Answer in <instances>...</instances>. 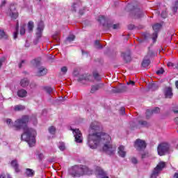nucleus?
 I'll return each instance as SVG.
<instances>
[{"label":"nucleus","mask_w":178,"mask_h":178,"mask_svg":"<svg viewBox=\"0 0 178 178\" xmlns=\"http://www.w3.org/2000/svg\"><path fill=\"white\" fill-rule=\"evenodd\" d=\"M154 113H152V110H147L146 111V118L147 119H149V118H151V116H152Z\"/></svg>","instance_id":"37"},{"label":"nucleus","mask_w":178,"mask_h":178,"mask_svg":"<svg viewBox=\"0 0 178 178\" xmlns=\"http://www.w3.org/2000/svg\"><path fill=\"white\" fill-rule=\"evenodd\" d=\"M174 178H178V172L175 173Z\"/></svg>","instance_id":"63"},{"label":"nucleus","mask_w":178,"mask_h":178,"mask_svg":"<svg viewBox=\"0 0 178 178\" xmlns=\"http://www.w3.org/2000/svg\"><path fill=\"white\" fill-rule=\"evenodd\" d=\"M165 70H163V68H161L160 70L156 71V74H158L159 76H161V74H163Z\"/></svg>","instance_id":"45"},{"label":"nucleus","mask_w":178,"mask_h":178,"mask_svg":"<svg viewBox=\"0 0 178 178\" xmlns=\"http://www.w3.org/2000/svg\"><path fill=\"white\" fill-rule=\"evenodd\" d=\"M166 168V163L163 161H160L156 167L154 169L151 178H156L158 177L159 175Z\"/></svg>","instance_id":"5"},{"label":"nucleus","mask_w":178,"mask_h":178,"mask_svg":"<svg viewBox=\"0 0 178 178\" xmlns=\"http://www.w3.org/2000/svg\"><path fill=\"white\" fill-rule=\"evenodd\" d=\"M134 147L136 149H137V151H143L147 147V143H145V141L141 139H137L135 141Z\"/></svg>","instance_id":"8"},{"label":"nucleus","mask_w":178,"mask_h":178,"mask_svg":"<svg viewBox=\"0 0 178 178\" xmlns=\"http://www.w3.org/2000/svg\"><path fill=\"white\" fill-rule=\"evenodd\" d=\"M101 130V123L94 121L90 126V134L88 136L87 144L91 149H96L99 145L103 146L104 152L107 155H115L116 145H112L111 136L104 132H98Z\"/></svg>","instance_id":"1"},{"label":"nucleus","mask_w":178,"mask_h":178,"mask_svg":"<svg viewBox=\"0 0 178 178\" xmlns=\"http://www.w3.org/2000/svg\"><path fill=\"white\" fill-rule=\"evenodd\" d=\"M71 130L73 131V134H74V137L75 138L76 143H83V134H81V131H80V129H71Z\"/></svg>","instance_id":"9"},{"label":"nucleus","mask_w":178,"mask_h":178,"mask_svg":"<svg viewBox=\"0 0 178 178\" xmlns=\"http://www.w3.org/2000/svg\"><path fill=\"white\" fill-rule=\"evenodd\" d=\"M78 74H79V72H77V71L74 70L73 75H74L75 77H77Z\"/></svg>","instance_id":"61"},{"label":"nucleus","mask_w":178,"mask_h":178,"mask_svg":"<svg viewBox=\"0 0 178 178\" xmlns=\"http://www.w3.org/2000/svg\"><path fill=\"white\" fill-rule=\"evenodd\" d=\"M42 31H41V30H37L36 38L38 40H40V38H41V37H42Z\"/></svg>","instance_id":"36"},{"label":"nucleus","mask_w":178,"mask_h":178,"mask_svg":"<svg viewBox=\"0 0 178 178\" xmlns=\"http://www.w3.org/2000/svg\"><path fill=\"white\" fill-rule=\"evenodd\" d=\"M43 89L44 90V91H46V92H47V94L49 95H51V92H55V88H51L49 86H44Z\"/></svg>","instance_id":"23"},{"label":"nucleus","mask_w":178,"mask_h":178,"mask_svg":"<svg viewBox=\"0 0 178 178\" xmlns=\"http://www.w3.org/2000/svg\"><path fill=\"white\" fill-rule=\"evenodd\" d=\"M26 109V107L23 105H16L14 107V111H24Z\"/></svg>","instance_id":"24"},{"label":"nucleus","mask_w":178,"mask_h":178,"mask_svg":"<svg viewBox=\"0 0 178 178\" xmlns=\"http://www.w3.org/2000/svg\"><path fill=\"white\" fill-rule=\"evenodd\" d=\"M128 8L129 9H132V16L135 19H140V17H143V16H144V13H143V11L140 10V9L137 8L136 6H134L131 4H129Z\"/></svg>","instance_id":"6"},{"label":"nucleus","mask_w":178,"mask_h":178,"mask_svg":"<svg viewBox=\"0 0 178 178\" xmlns=\"http://www.w3.org/2000/svg\"><path fill=\"white\" fill-rule=\"evenodd\" d=\"M81 6V3L80 2L74 3L73 5L72 6L71 10H72V12H76V10H77V9H79V8H80Z\"/></svg>","instance_id":"21"},{"label":"nucleus","mask_w":178,"mask_h":178,"mask_svg":"<svg viewBox=\"0 0 178 178\" xmlns=\"http://www.w3.org/2000/svg\"><path fill=\"white\" fill-rule=\"evenodd\" d=\"M105 17L104 15H101L99 17L98 22L101 24H105Z\"/></svg>","instance_id":"35"},{"label":"nucleus","mask_w":178,"mask_h":178,"mask_svg":"<svg viewBox=\"0 0 178 178\" xmlns=\"http://www.w3.org/2000/svg\"><path fill=\"white\" fill-rule=\"evenodd\" d=\"M56 131V129L55 127L52 126L49 128V132L50 134H55V131Z\"/></svg>","instance_id":"39"},{"label":"nucleus","mask_w":178,"mask_h":178,"mask_svg":"<svg viewBox=\"0 0 178 178\" xmlns=\"http://www.w3.org/2000/svg\"><path fill=\"white\" fill-rule=\"evenodd\" d=\"M0 178H6V176L5 175V174H2L1 175H0Z\"/></svg>","instance_id":"64"},{"label":"nucleus","mask_w":178,"mask_h":178,"mask_svg":"<svg viewBox=\"0 0 178 178\" xmlns=\"http://www.w3.org/2000/svg\"><path fill=\"white\" fill-rule=\"evenodd\" d=\"M152 113H159L161 112V108L159 107H155L152 110Z\"/></svg>","instance_id":"42"},{"label":"nucleus","mask_w":178,"mask_h":178,"mask_svg":"<svg viewBox=\"0 0 178 178\" xmlns=\"http://www.w3.org/2000/svg\"><path fill=\"white\" fill-rule=\"evenodd\" d=\"M167 66H168L169 67H173V64L171 62H168L167 64Z\"/></svg>","instance_id":"60"},{"label":"nucleus","mask_w":178,"mask_h":178,"mask_svg":"<svg viewBox=\"0 0 178 178\" xmlns=\"http://www.w3.org/2000/svg\"><path fill=\"white\" fill-rule=\"evenodd\" d=\"M0 40H8V34L2 29H0Z\"/></svg>","instance_id":"22"},{"label":"nucleus","mask_w":178,"mask_h":178,"mask_svg":"<svg viewBox=\"0 0 178 178\" xmlns=\"http://www.w3.org/2000/svg\"><path fill=\"white\" fill-rule=\"evenodd\" d=\"M148 88L152 91H155V90H158V85L156 83L149 84Z\"/></svg>","instance_id":"28"},{"label":"nucleus","mask_w":178,"mask_h":178,"mask_svg":"<svg viewBox=\"0 0 178 178\" xmlns=\"http://www.w3.org/2000/svg\"><path fill=\"white\" fill-rule=\"evenodd\" d=\"M19 33L21 35H24V34L26 33V25L25 24L21 26Z\"/></svg>","instance_id":"33"},{"label":"nucleus","mask_w":178,"mask_h":178,"mask_svg":"<svg viewBox=\"0 0 178 178\" xmlns=\"http://www.w3.org/2000/svg\"><path fill=\"white\" fill-rule=\"evenodd\" d=\"M161 27H162V25H161V24L159 23L155 24L152 26L154 33L152 34V38L154 42H155V41H156V39L158 38V31H159Z\"/></svg>","instance_id":"11"},{"label":"nucleus","mask_w":178,"mask_h":178,"mask_svg":"<svg viewBox=\"0 0 178 178\" xmlns=\"http://www.w3.org/2000/svg\"><path fill=\"white\" fill-rule=\"evenodd\" d=\"M157 152L160 156H163L170 152V144L168 142L160 143L157 147Z\"/></svg>","instance_id":"4"},{"label":"nucleus","mask_w":178,"mask_h":178,"mask_svg":"<svg viewBox=\"0 0 178 178\" xmlns=\"http://www.w3.org/2000/svg\"><path fill=\"white\" fill-rule=\"evenodd\" d=\"M128 29L129 30H134V25L130 24L128 26Z\"/></svg>","instance_id":"55"},{"label":"nucleus","mask_w":178,"mask_h":178,"mask_svg":"<svg viewBox=\"0 0 178 178\" xmlns=\"http://www.w3.org/2000/svg\"><path fill=\"white\" fill-rule=\"evenodd\" d=\"M172 112H174V113H178V107L177 106L173 107Z\"/></svg>","instance_id":"52"},{"label":"nucleus","mask_w":178,"mask_h":178,"mask_svg":"<svg viewBox=\"0 0 178 178\" xmlns=\"http://www.w3.org/2000/svg\"><path fill=\"white\" fill-rule=\"evenodd\" d=\"M37 30H41L44 31V22L40 21L38 22Z\"/></svg>","instance_id":"31"},{"label":"nucleus","mask_w":178,"mask_h":178,"mask_svg":"<svg viewBox=\"0 0 178 178\" xmlns=\"http://www.w3.org/2000/svg\"><path fill=\"white\" fill-rule=\"evenodd\" d=\"M102 88H104V83L92 85L90 88V93L95 94L96 91H99V90H101Z\"/></svg>","instance_id":"15"},{"label":"nucleus","mask_w":178,"mask_h":178,"mask_svg":"<svg viewBox=\"0 0 178 178\" xmlns=\"http://www.w3.org/2000/svg\"><path fill=\"white\" fill-rule=\"evenodd\" d=\"M155 54L154 53V51L152 50H149L147 55L146 56V58H151L152 56H154Z\"/></svg>","instance_id":"40"},{"label":"nucleus","mask_w":178,"mask_h":178,"mask_svg":"<svg viewBox=\"0 0 178 178\" xmlns=\"http://www.w3.org/2000/svg\"><path fill=\"white\" fill-rule=\"evenodd\" d=\"M69 174L72 177H80L83 175H90V169L86 165H75L69 170Z\"/></svg>","instance_id":"3"},{"label":"nucleus","mask_w":178,"mask_h":178,"mask_svg":"<svg viewBox=\"0 0 178 178\" xmlns=\"http://www.w3.org/2000/svg\"><path fill=\"white\" fill-rule=\"evenodd\" d=\"M5 59L4 58H0V67H2V63H3Z\"/></svg>","instance_id":"58"},{"label":"nucleus","mask_w":178,"mask_h":178,"mask_svg":"<svg viewBox=\"0 0 178 178\" xmlns=\"http://www.w3.org/2000/svg\"><path fill=\"white\" fill-rule=\"evenodd\" d=\"M150 63H151V60H149V58L147 57H145L141 64L142 67H148Z\"/></svg>","instance_id":"20"},{"label":"nucleus","mask_w":178,"mask_h":178,"mask_svg":"<svg viewBox=\"0 0 178 178\" xmlns=\"http://www.w3.org/2000/svg\"><path fill=\"white\" fill-rule=\"evenodd\" d=\"M7 15L9 16L13 20H16L19 17V13L16 10V6L14 4H11L10 8L7 11Z\"/></svg>","instance_id":"7"},{"label":"nucleus","mask_w":178,"mask_h":178,"mask_svg":"<svg viewBox=\"0 0 178 178\" xmlns=\"http://www.w3.org/2000/svg\"><path fill=\"white\" fill-rule=\"evenodd\" d=\"M161 16V17H163V19H166L168 15L166 14L165 11H162Z\"/></svg>","instance_id":"49"},{"label":"nucleus","mask_w":178,"mask_h":178,"mask_svg":"<svg viewBox=\"0 0 178 178\" xmlns=\"http://www.w3.org/2000/svg\"><path fill=\"white\" fill-rule=\"evenodd\" d=\"M138 124H140V126H143V127H148L149 126V124L147 121L140 120L138 122Z\"/></svg>","instance_id":"32"},{"label":"nucleus","mask_w":178,"mask_h":178,"mask_svg":"<svg viewBox=\"0 0 178 178\" xmlns=\"http://www.w3.org/2000/svg\"><path fill=\"white\" fill-rule=\"evenodd\" d=\"M108 29H111V27H112L113 30H118V29H119V24H113V25L108 24Z\"/></svg>","instance_id":"41"},{"label":"nucleus","mask_w":178,"mask_h":178,"mask_svg":"<svg viewBox=\"0 0 178 178\" xmlns=\"http://www.w3.org/2000/svg\"><path fill=\"white\" fill-rule=\"evenodd\" d=\"M172 10L174 13H176V12H177V6H175L172 7Z\"/></svg>","instance_id":"56"},{"label":"nucleus","mask_w":178,"mask_h":178,"mask_svg":"<svg viewBox=\"0 0 178 178\" xmlns=\"http://www.w3.org/2000/svg\"><path fill=\"white\" fill-rule=\"evenodd\" d=\"M131 162H132V163H134L135 165L138 163V161H137V159H136V158H132L131 159Z\"/></svg>","instance_id":"54"},{"label":"nucleus","mask_w":178,"mask_h":178,"mask_svg":"<svg viewBox=\"0 0 178 178\" xmlns=\"http://www.w3.org/2000/svg\"><path fill=\"white\" fill-rule=\"evenodd\" d=\"M118 155H120L121 158H124V156H126V150H124V146L121 145L118 147Z\"/></svg>","instance_id":"18"},{"label":"nucleus","mask_w":178,"mask_h":178,"mask_svg":"<svg viewBox=\"0 0 178 178\" xmlns=\"http://www.w3.org/2000/svg\"><path fill=\"white\" fill-rule=\"evenodd\" d=\"M58 148L60 151H65V144L63 143H61L59 146H58Z\"/></svg>","instance_id":"48"},{"label":"nucleus","mask_w":178,"mask_h":178,"mask_svg":"<svg viewBox=\"0 0 178 178\" xmlns=\"http://www.w3.org/2000/svg\"><path fill=\"white\" fill-rule=\"evenodd\" d=\"M24 63H26V60H22L21 61V63L19 64V68H22V67H23V64H24Z\"/></svg>","instance_id":"53"},{"label":"nucleus","mask_w":178,"mask_h":178,"mask_svg":"<svg viewBox=\"0 0 178 178\" xmlns=\"http://www.w3.org/2000/svg\"><path fill=\"white\" fill-rule=\"evenodd\" d=\"M6 5V1H3L1 2V4L0 6L1 8H3V6Z\"/></svg>","instance_id":"57"},{"label":"nucleus","mask_w":178,"mask_h":178,"mask_svg":"<svg viewBox=\"0 0 178 178\" xmlns=\"http://www.w3.org/2000/svg\"><path fill=\"white\" fill-rule=\"evenodd\" d=\"M17 95L20 98H24L27 97V91L24 89H20L17 91Z\"/></svg>","instance_id":"19"},{"label":"nucleus","mask_w":178,"mask_h":178,"mask_svg":"<svg viewBox=\"0 0 178 178\" xmlns=\"http://www.w3.org/2000/svg\"><path fill=\"white\" fill-rule=\"evenodd\" d=\"M74 38H76V36H74V35H70L67 38V41H69V42H72V41H74Z\"/></svg>","instance_id":"38"},{"label":"nucleus","mask_w":178,"mask_h":178,"mask_svg":"<svg viewBox=\"0 0 178 178\" xmlns=\"http://www.w3.org/2000/svg\"><path fill=\"white\" fill-rule=\"evenodd\" d=\"M119 92H126L127 91V86H121L118 87Z\"/></svg>","instance_id":"29"},{"label":"nucleus","mask_w":178,"mask_h":178,"mask_svg":"<svg viewBox=\"0 0 178 178\" xmlns=\"http://www.w3.org/2000/svg\"><path fill=\"white\" fill-rule=\"evenodd\" d=\"M6 123L10 129L13 128L15 130L23 129L24 133L21 136V139L23 141H26L29 147H34L35 145L37 131L34 129L27 127L29 116L24 115L21 119L15 120V122H13L11 119H7Z\"/></svg>","instance_id":"2"},{"label":"nucleus","mask_w":178,"mask_h":178,"mask_svg":"<svg viewBox=\"0 0 178 178\" xmlns=\"http://www.w3.org/2000/svg\"><path fill=\"white\" fill-rule=\"evenodd\" d=\"M60 71L63 73V74H66V73H67V67L64 66L61 67Z\"/></svg>","instance_id":"43"},{"label":"nucleus","mask_w":178,"mask_h":178,"mask_svg":"<svg viewBox=\"0 0 178 178\" xmlns=\"http://www.w3.org/2000/svg\"><path fill=\"white\" fill-rule=\"evenodd\" d=\"M126 113V111L124 107H121L120 110V115H124Z\"/></svg>","instance_id":"47"},{"label":"nucleus","mask_w":178,"mask_h":178,"mask_svg":"<svg viewBox=\"0 0 178 178\" xmlns=\"http://www.w3.org/2000/svg\"><path fill=\"white\" fill-rule=\"evenodd\" d=\"M121 56L126 63L131 61V56L129 51L122 53Z\"/></svg>","instance_id":"14"},{"label":"nucleus","mask_w":178,"mask_h":178,"mask_svg":"<svg viewBox=\"0 0 178 178\" xmlns=\"http://www.w3.org/2000/svg\"><path fill=\"white\" fill-rule=\"evenodd\" d=\"M163 94L165 97V98H172L173 97V92L172 90V88L170 87H165L163 90Z\"/></svg>","instance_id":"13"},{"label":"nucleus","mask_w":178,"mask_h":178,"mask_svg":"<svg viewBox=\"0 0 178 178\" xmlns=\"http://www.w3.org/2000/svg\"><path fill=\"white\" fill-rule=\"evenodd\" d=\"M12 168L15 170L16 173H19L20 172V169L19 168V163H17V160H13L10 163Z\"/></svg>","instance_id":"16"},{"label":"nucleus","mask_w":178,"mask_h":178,"mask_svg":"<svg viewBox=\"0 0 178 178\" xmlns=\"http://www.w3.org/2000/svg\"><path fill=\"white\" fill-rule=\"evenodd\" d=\"M95 47L97 49H102V44L99 43V40H96L95 42Z\"/></svg>","instance_id":"34"},{"label":"nucleus","mask_w":178,"mask_h":178,"mask_svg":"<svg viewBox=\"0 0 178 178\" xmlns=\"http://www.w3.org/2000/svg\"><path fill=\"white\" fill-rule=\"evenodd\" d=\"M16 31L13 33V38L14 40H16L17 38V35L19 34V23L17 24V26L15 28Z\"/></svg>","instance_id":"30"},{"label":"nucleus","mask_w":178,"mask_h":178,"mask_svg":"<svg viewBox=\"0 0 178 178\" xmlns=\"http://www.w3.org/2000/svg\"><path fill=\"white\" fill-rule=\"evenodd\" d=\"M175 122L176 124H177V126H178V117L175 119Z\"/></svg>","instance_id":"62"},{"label":"nucleus","mask_w":178,"mask_h":178,"mask_svg":"<svg viewBox=\"0 0 178 178\" xmlns=\"http://www.w3.org/2000/svg\"><path fill=\"white\" fill-rule=\"evenodd\" d=\"M19 84L23 88H26V87H29V85L30 84V80H29L27 78H24L21 79Z\"/></svg>","instance_id":"17"},{"label":"nucleus","mask_w":178,"mask_h":178,"mask_svg":"<svg viewBox=\"0 0 178 178\" xmlns=\"http://www.w3.org/2000/svg\"><path fill=\"white\" fill-rule=\"evenodd\" d=\"M33 29H34V22L33 21H29L28 23V30L29 33H31Z\"/></svg>","instance_id":"25"},{"label":"nucleus","mask_w":178,"mask_h":178,"mask_svg":"<svg viewBox=\"0 0 178 178\" xmlns=\"http://www.w3.org/2000/svg\"><path fill=\"white\" fill-rule=\"evenodd\" d=\"M53 38L54 40H55V41H56V42H59V41L60 40V39H59V37H58V33H56L53 35Z\"/></svg>","instance_id":"46"},{"label":"nucleus","mask_w":178,"mask_h":178,"mask_svg":"<svg viewBox=\"0 0 178 178\" xmlns=\"http://www.w3.org/2000/svg\"><path fill=\"white\" fill-rule=\"evenodd\" d=\"M79 83H84V81H92V76L87 74H80L76 79Z\"/></svg>","instance_id":"10"},{"label":"nucleus","mask_w":178,"mask_h":178,"mask_svg":"<svg viewBox=\"0 0 178 178\" xmlns=\"http://www.w3.org/2000/svg\"><path fill=\"white\" fill-rule=\"evenodd\" d=\"M112 92H113L114 94H118L119 93V87H116V88H113L111 90Z\"/></svg>","instance_id":"44"},{"label":"nucleus","mask_w":178,"mask_h":178,"mask_svg":"<svg viewBox=\"0 0 178 178\" xmlns=\"http://www.w3.org/2000/svg\"><path fill=\"white\" fill-rule=\"evenodd\" d=\"M30 87L31 88H35V87H37V83H35V82H32L30 84Z\"/></svg>","instance_id":"50"},{"label":"nucleus","mask_w":178,"mask_h":178,"mask_svg":"<svg viewBox=\"0 0 178 178\" xmlns=\"http://www.w3.org/2000/svg\"><path fill=\"white\" fill-rule=\"evenodd\" d=\"M38 156L40 161H42L44 158V154H42V153H40L39 154H38Z\"/></svg>","instance_id":"51"},{"label":"nucleus","mask_w":178,"mask_h":178,"mask_svg":"<svg viewBox=\"0 0 178 178\" xmlns=\"http://www.w3.org/2000/svg\"><path fill=\"white\" fill-rule=\"evenodd\" d=\"M26 174L29 177H33V176H34V171H33L32 169L27 168Z\"/></svg>","instance_id":"27"},{"label":"nucleus","mask_w":178,"mask_h":178,"mask_svg":"<svg viewBox=\"0 0 178 178\" xmlns=\"http://www.w3.org/2000/svg\"><path fill=\"white\" fill-rule=\"evenodd\" d=\"M48 73V70L44 67H40L38 68L37 72H35V76L38 77H41L42 76H45Z\"/></svg>","instance_id":"12"},{"label":"nucleus","mask_w":178,"mask_h":178,"mask_svg":"<svg viewBox=\"0 0 178 178\" xmlns=\"http://www.w3.org/2000/svg\"><path fill=\"white\" fill-rule=\"evenodd\" d=\"M129 84H131V86H134L135 82L133 81H130L129 82H127V85L129 86Z\"/></svg>","instance_id":"59"},{"label":"nucleus","mask_w":178,"mask_h":178,"mask_svg":"<svg viewBox=\"0 0 178 178\" xmlns=\"http://www.w3.org/2000/svg\"><path fill=\"white\" fill-rule=\"evenodd\" d=\"M92 74L95 80H97V81H101V76H99V74H98V72L95 71L93 72Z\"/></svg>","instance_id":"26"}]
</instances>
